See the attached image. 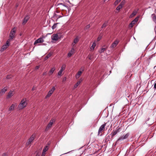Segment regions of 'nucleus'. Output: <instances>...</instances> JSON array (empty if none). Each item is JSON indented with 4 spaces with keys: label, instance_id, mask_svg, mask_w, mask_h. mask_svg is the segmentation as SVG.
I'll list each match as a JSON object with an SVG mask.
<instances>
[{
    "label": "nucleus",
    "instance_id": "1",
    "mask_svg": "<svg viewBox=\"0 0 156 156\" xmlns=\"http://www.w3.org/2000/svg\"><path fill=\"white\" fill-rule=\"evenodd\" d=\"M26 101L27 98H23L22 100L18 106V108L19 110L23 109L26 107L27 105Z\"/></svg>",
    "mask_w": 156,
    "mask_h": 156
},
{
    "label": "nucleus",
    "instance_id": "2",
    "mask_svg": "<svg viewBox=\"0 0 156 156\" xmlns=\"http://www.w3.org/2000/svg\"><path fill=\"white\" fill-rule=\"evenodd\" d=\"M55 122V120L54 119H51L49 122L47 126H46L45 129V131H47L48 130V129L51 128L53 124Z\"/></svg>",
    "mask_w": 156,
    "mask_h": 156
},
{
    "label": "nucleus",
    "instance_id": "3",
    "mask_svg": "<svg viewBox=\"0 0 156 156\" xmlns=\"http://www.w3.org/2000/svg\"><path fill=\"white\" fill-rule=\"evenodd\" d=\"M16 32L15 28H14L11 30L9 34L10 39L12 40L15 37Z\"/></svg>",
    "mask_w": 156,
    "mask_h": 156
},
{
    "label": "nucleus",
    "instance_id": "4",
    "mask_svg": "<svg viewBox=\"0 0 156 156\" xmlns=\"http://www.w3.org/2000/svg\"><path fill=\"white\" fill-rule=\"evenodd\" d=\"M10 41V39H9L6 42V44L3 45L0 50L2 52L4 50L6 49L9 45V42Z\"/></svg>",
    "mask_w": 156,
    "mask_h": 156
},
{
    "label": "nucleus",
    "instance_id": "5",
    "mask_svg": "<svg viewBox=\"0 0 156 156\" xmlns=\"http://www.w3.org/2000/svg\"><path fill=\"white\" fill-rule=\"evenodd\" d=\"M106 125V123H105L101 126L98 131V135H102V132L105 130V127Z\"/></svg>",
    "mask_w": 156,
    "mask_h": 156
},
{
    "label": "nucleus",
    "instance_id": "6",
    "mask_svg": "<svg viewBox=\"0 0 156 156\" xmlns=\"http://www.w3.org/2000/svg\"><path fill=\"white\" fill-rule=\"evenodd\" d=\"M129 136L128 133L126 134L125 135H123L121 137H120L118 140L117 141L122 140L124 139H127Z\"/></svg>",
    "mask_w": 156,
    "mask_h": 156
},
{
    "label": "nucleus",
    "instance_id": "7",
    "mask_svg": "<svg viewBox=\"0 0 156 156\" xmlns=\"http://www.w3.org/2000/svg\"><path fill=\"white\" fill-rule=\"evenodd\" d=\"M119 41L118 40H115L112 44L111 46H110V48L111 49H113L115 48L116 45L118 44Z\"/></svg>",
    "mask_w": 156,
    "mask_h": 156
},
{
    "label": "nucleus",
    "instance_id": "8",
    "mask_svg": "<svg viewBox=\"0 0 156 156\" xmlns=\"http://www.w3.org/2000/svg\"><path fill=\"white\" fill-rule=\"evenodd\" d=\"M8 89L7 87H5L4 88L2 89L0 91V95H2L4 94L5 92L7 91Z\"/></svg>",
    "mask_w": 156,
    "mask_h": 156
},
{
    "label": "nucleus",
    "instance_id": "9",
    "mask_svg": "<svg viewBox=\"0 0 156 156\" xmlns=\"http://www.w3.org/2000/svg\"><path fill=\"white\" fill-rule=\"evenodd\" d=\"M75 51V49L74 48H71L70 51H69L68 54V57H71L74 53Z\"/></svg>",
    "mask_w": 156,
    "mask_h": 156
},
{
    "label": "nucleus",
    "instance_id": "10",
    "mask_svg": "<svg viewBox=\"0 0 156 156\" xmlns=\"http://www.w3.org/2000/svg\"><path fill=\"white\" fill-rule=\"evenodd\" d=\"M44 41V40L42 38H40L35 41L34 44H35L38 43H41Z\"/></svg>",
    "mask_w": 156,
    "mask_h": 156
},
{
    "label": "nucleus",
    "instance_id": "11",
    "mask_svg": "<svg viewBox=\"0 0 156 156\" xmlns=\"http://www.w3.org/2000/svg\"><path fill=\"white\" fill-rule=\"evenodd\" d=\"M58 39V36L57 34H53L51 36V39L54 41H56Z\"/></svg>",
    "mask_w": 156,
    "mask_h": 156
},
{
    "label": "nucleus",
    "instance_id": "12",
    "mask_svg": "<svg viewBox=\"0 0 156 156\" xmlns=\"http://www.w3.org/2000/svg\"><path fill=\"white\" fill-rule=\"evenodd\" d=\"M35 137V135L34 134H33L31 137L29 139L28 141L30 143V144L33 141Z\"/></svg>",
    "mask_w": 156,
    "mask_h": 156
},
{
    "label": "nucleus",
    "instance_id": "13",
    "mask_svg": "<svg viewBox=\"0 0 156 156\" xmlns=\"http://www.w3.org/2000/svg\"><path fill=\"white\" fill-rule=\"evenodd\" d=\"M16 106V104H12V105L10 107L9 109V111H11L13 110H14Z\"/></svg>",
    "mask_w": 156,
    "mask_h": 156
},
{
    "label": "nucleus",
    "instance_id": "14",
    "mask_svg": "<svg viewBox=\"0 0 156 156\" xmlns=\"http://www.w3.org/2000/svg\"><path fill=\"white\" fill-rule=\"evenodd\" d=\"M83 69L82 70V71H79L78 73H77L76 74V79H78V78L81 75V74H82V73L83 72Z\"/></svg>",
    "mask_w": 156,
    "mask_h": 156
},
{
    "label": "nucleus",
    "instance_id": "15",
    "mask_svg": "<svg viewBox=\"0 0 156 156\" xmlns=\"http://www.w3.org/2000/svg\"><path fill=\"white\" fill-rule=\"evenodd\" d=\"M13 91H10L9 93H8V94L7 96V98H11L13 95Z\"/></svg>",
    "mask_w": 156,
    "mask_h": 156
},
{
    "label": "nucleus",
    "instance_id": "16",
    "mask_svg": "<svg viewBox=\"0 0 156 156\" xmlns=\"http://www.w3.org/2000/svg\"><path fill=\"white\" fill-rule=\"evenodd\" d=\"M104 48H102L101 49L99 50V52L100 53H101L105 51L107 48V47L106 46H103Z\"/></svg>",
    "mask_w": 156,
    "mask_h": 156
},
{
    "label": "nucleus",
    "instance_id": "17",
    "mask_svg": "<svg viewBox=\"0 0 156 156\" xmlns=\"http://www.w3.org/2000/svg\"><path fill=\"white\" fill-rule=\"evenodd\" d=\"M48 150V148L47 146H46L44 148V149L43 152L41 156H44L45 154V152L47 150Z\"/></svg>",
    "mask_w": 156,
    "mask_h": 156
},
{
    "label": "nucleus",
    "instance_id": "18",
    "mask_svg": "<svg viewBox=\"0 0 156 156\" xmlns=\"http://www.w3.org/2000/svg\"><path fill=\"white\" fill-rule=\"evenodd\" d=\"M55 67H54L51 68V70L49 71L48 73V74L49 76L51 75L54 72L55 70Z\"/></svg>",
    "mask_w": 156,
    "mask_h": 156
},
{
    "label": "nucleus",
    "instance_id": "19",
    "mask_svg": "<svg viewBox=\"0 0 156 156\" xmlns=\"http://www.w3.org/2000/svg\"><path fill=\"white\" fill-rule=\"evenodd\" d=\"M137 13V11L136 10H135L133 11V13L131 14V15L129 16L130 18H132L135 15H136Z\"/></svg>",
    "mask_w": 156,
    "mask_h": 156
},
{
    "label": "nucleus",
    "instance_id": "20",
    "mask_svg": "<svg viewBox=\"0 0 156 156\" xmlns=\"http://www.w3.org/2000/svg\"><path fill=\"white\" fill-rule=\"evenodd\" d=\"M119 128L117 129L116 130L114 131L113 133L111 134H112V137H113L117 133L119 132Z\"/></svg>",
    "mask_w": 156,
    "mask_h": 156
},
{
    "label": "nucleus",
    "instance_id": "21",
    "mask_svg": "<svg viewBox=\"0 0 156 156\" xmlns=\"http://www.w3.org/2000/svg\"><path fill=\"white\" fill-rule=\"evenodd\" d=\"M29 18V17L28 16H26L25 17L24 20L23 21V24H25L27 22Z\"/></svg>",
    "mask_w": 156,
    "mask_h": 156
},
{
    "label": "nucleus",
    "instance_id": "22",
    "mask_svg": "<svg viewBox=\"0 0 156 156\" xmlns=\"http://www.w3.org/2000/svg\"><path fill=\"white\" fill-rule=\"evenodd\" d=\"M63 5V6H65V7H66L67 8H68V6H66L65 5L63 4L62 3H58L56 4L55 5V6H56V7H58V8H60V6H59L60 5Z\"/></svg>",
    "mask_w": 156,
    "mask_h": 156
},
{
    "label": "nucleus",
    "instance_id": "23",
    "mask_svg": "<svg viewBox=\"0 0 156 156\" xmlns=\"http://www.w3.org/2000/svg\"><path fill=\"white\" fill-rule=\"evenodd\" d=\"M96 46V44L95 42H94L93 43L92 46L90 48V49L91 50H93Z\"/></svg>",
    "mask_w": 156,
    "mask_h": 156
},
{
    "label": "nucleus",
    "instance_id": "24",
    "mask_svg": "<svg viewBox=\"0 0 156 156\" xmlns=\"http://www.w3.org/2000/svg\"><path fill=\"white\" fill-rule=\"evenodd\" d=\"M79 41V39L78 37H77L75 38L73 41V42L74 44H76Z\"/></svg>",
    "mask_w": 156,
    "mask_h": 156
},
{
    "label": "nucleus",
    "instance_id": "25",
    "mask_svg": "<svg viewBox=\"0 0 156 156\" xmlns=\"http://www.w3.org/2000/svg\"><path fill=\"white\" fill-rule=\"evenodd\" d=\"M108 21H106L103 24L102 26L101 27L102 28H103V27H106L108 24Z\"/></svg>",
    "mask_w": 156,
    "mask_h": 156
},
{
    "label": "nucleus",
    "instance_id": "26",
    "mask_svg": "<svg viewBox=\"0 0 156 156\" xmlns=\"http://www.w3.org/2000/svg\"><path fill=\"white\" fill-rule=\"evenodd\" d=\"M52 93H53L50 90H49L48 93V94L46 96V98H47L49 97L51 95Z\"/></svg>",
    "mask_w": 156,
    "mask_h": 156
},
{
    "label": "nucleus",
    "instance_id": "27",
    "mask_svg": "<svg viewBox=\"0 0 156 156\" xmlns=\"http://www.w3.org/2000/svg\"><path fill=\"white\" fill-rule=\"evenodd\" d=\"M80 83H81L80 81H78L74 86V88H76L77 87V86L79 85V84Z\"/></svg>",
    "mask_w": 156,
    "mask_h": 156
},
{
    "label": "nucleus",
    "instance_id": "28",
    "mask_svg": "<svg viewBox=\"0 0 156 156\" xmlns=\"http://www.w3.org/2000/svg\"><path fill=\"white\" fill-rule=\"evenodd\" d=\"M135 23L133 20L129 24V27H132Z\"/></svg>",
    "mask_w": 156,
    "mask_h": 156
},
{
    "label": "nucleus",
    "instance_id": "29",
    "mask_svg": "<svg viewBox=\"0 0 156 156\" xmlns=\"http://www.w3.org/2000/svg\"><path fill=\"white\" fill-rule=\"evenodd\" d=\"M59 23H55L54 24V25H53V26H52V28L53 29H55L56 27H57V24H58Z\"/></svg>",
    "mask_w": 156,
    "mask_h": 156
},
{
    "label": "nucleus",
    "instance_id": "30",
    "mask_svg": "<svg viewBox=\"0 0 156 156\" xmlns=\"http://www.w3.org/2000/svg\"><path fill=\"white\" fill-rule=\"evenodd\" d=\"M51 55H52V54L51 53L48 54L45 57V59H46L48 58L49 57H50Z\"/></svg>",
    "mask_w": 156,
    "mask_h": 156
},
{
    "label": "nucleus",
    "instance_id": "31",
    "mask_svg": "<svg viewBox=\"0 0 156 156\" xmlns=\"http://www.w3.org/2000/svg\"><path fill=\"white\" fill-rule=\"evenodd\" d=\"M122 6H121V5H119L116 8V9L117 10H120L121 8H122Z\"/></svg>",
    "mask_w": 156,
    "mask_h": 156
},
{
    "label": "nucleus",
    "instance_id": "32",
    "mask_svg": "<svg viewBox=\"0 0 156 156\" xmlns=\"http://www.w3.org/2000/svg\"><path fill=\"white\" fill-rule=\"evenodd\" d=\"M125 0H123L120 3L119 5H121L122 7L123 6L125 3Z\"/></svg>",
    "mask_w": 156,
    "mask_h": 156
},
{
    "label": "nucleus",
    "instance_id": "33",
    "mask_svg": "<svg viewBox=\"0 0 156 156\" xmlns=\"http://www.w3.org/2000/svg\"><path fill=\"white\" fill-rule=\"evenodd\" d=\"M63 71H62V70H60L59 71L58 73V76H61L62 75V72Z\"/></svg>",
    "mask_w": 156,
    "mask_h": 156
},
{
    "label": "nucleus",
    "instance_id": "34",
    "mask_svg": "<svg viewBox=\"0 0 156 156\" xmlns=\"http://www.w3.org/2000/svg\"><path fill=\"white\" fill-rule=\"evenodd\" d=\"M66 67V65H63L61 67V70H62V71H63L65 69Z\"/></svg>",
    "mask_w": 156,
    "mask_h": 156
},
{
    "label": "nucleus",
    "instance_id": "35",
    "mask_svg": "<svg viewBox=\"0 0 156 156\" xmlns=\"http://www.w3.org/2000/svg\"><path fill=\"white\" fill-rule=\"evenodd\" d=\"M90 24H88L87 25L85 28V30H87L90 27Z\"/></svg>",
    "mask_w": 156,
    "mask_h": 156
},
{
    "label": "nucleus",
    "instance_id": "36",
    "mask_svg": "<svg viewBox=\"0 0 156 156\" xmlns=\"http://www.w3.org/2000/svg\"><path fill=\"white\" fill-rule=\"evenodd\" d=\"M31 144L28 141H27L26 143V146L27 147H30V144Z\"/></svg>",
    "mask_w": 156,
    "mask_h": 156
},
{
    "label": "nucleus",
    "instance_id": "37",
    "mask_svg": "<svg viewBox=\"0 0 156 156\" xmlns=\"http://www.w3.org/2000/svg\"><path fill=\"white\" fill-rule=\"evenodd\" d=\"M54 16L56 17V18H57V20H57L59 18H60L61 17V16H58L56 14H55V15H54Z\"/></svg>",
    "mask_w": 156,
    "mask_h": 156
},
{
    "label": "nucleus",
    "instance_id": "38",
    "mask_svg": "<svg viewBox=\"0 0 156 156\" xmlns=\"http://www.w3.org/2000/svg\"><path fill=\"white\" fill-rule=\"evenodd\" d=\"M138 20V17H136L133 21L135 23L137 22Z\"/></svg>",
    "mask_w": 156,
    "mask_h": 156
},
{
    "label": "nucleus",
    "instance_id": "39",
    "mask_svg": "<svg viewBox=\"0 0 156 156\" xmlns=\"http://www.w3.org/2000/svg\"><path fill=\"white\" fill-rule=\"evenodd\" d=\"M55 88L54 87H53L52 89L50 90L51 91L52 93L55 90Z\"/></svg>",
    "mask_w": 156,
    "mask_h": 156
},
{
    "label": "nucleus",
    "instance_id": "40",
    "mask_svg": "<svg viewBox=\"0 0 156 156\" xmlns=\"http://www.w3.org/2000/svg\"><path fill=\"white\" fill-rule=\"evenodd\" d=\"M101 37H98L97 38V41H99L101 40Z\"/></svg>",
    "mask_w": 156,
    "mask_h": 156
},
{
    "label": "nucleus",
    "instance_id": "41",
    "mask_svg": "<svg viewBox=\"0 0 156 156\" xmlns=\"http://www.w3.org/2000/svg\"><path fill=\"white\" fill-rule=\"evenodd\" d=\"M121 1V0H116L115 2L119 3Z\"/></svg>",
    "mask_w": 156,
    "mask_h": 156
},
{
    "label": "nucleus",
    "instance_id": "42",
    "mask_svg": "<svg viewBox=\"0 0 156 156\" xmlns=\"http://www.w3.org/2000/svg\"><path fill=\"white\" fill-rule=\"evenodd\" d=\"M39 68V66H36V67H35V69H38Z\"/></svg>",
    "mask_w": 156,
    "mask_h": 156
},
{
    "label": "nucleus",
    "instance_id": "43",
    "mask_svg": "<svg viewBox=\"0 0 156 156\" xmlns=\"http://www.w3.org/2000/svg\"><path fill=\"white\" fill-rule=\"evenodd\" d=\"M118 4V3L117 2H116L115 1V2H114V4L115 5H117V4Z\"/></svg>",
    "mask_w": 156,
    "mask_h": 156
},
{
    "label": "nucleus",
    "instance_id": "44",
    "mask_svg": "<svg viewBox=\"0 0 156 156\" xmlns=\"http://www.w3.org/2000/svg\"><path fill=\"white\" fill-rule=\"evenodd\" d=\"M154 88L155 89H156V82L154 83Z\"/></svg>",
    "mask_w": 156,
    "mask_h": 156
},
{
    "label": "nucleus",
    "instance_id": "45",
    "mask_svg": "<svg viewBox=\"0 0 156 156\" xmlns=\"http://www.w3.org/2000/svg\"><path fill=\"white\" fill-rule=\"evenodd\" d=\"M10 76H9V75L7 76L6 77V78L7 79H9L10 78Z\"/></svg>",
    "mask_w": 156,
    "mask_h": 156
},
{
    "label": "nucleus",
    "instance_id": "46",
    "mask_svg": "<svg viewBox=\"0 0 156 156\" xmlns=\"http://www.w3.org/2000/svg\"><path fill=\"white\" fill-rule=\"evenodd\" d=\"M88 58H89V59L90 60H91V57L90 56H89V55H88Z\"/></svg>",
    "mask_w": 156,
    "mask_h": 156
},
{
    "label": "nucleus",
    "instance_id": "47",
    "mask_svg": "<svg viewBox=\"0 0 156 156\" xmlns=\"http://www.w3.org/2000/svg\"><path fill=\"white\" fill-rule=\"evenodd\" d=\"M6 154L5 153H4L2 154V156H6Z\"/></svg>",
    "mask_w": 156,
    "mask_h": 156
},
{
    "label": "nucleus",
    "instance_id": "48",
    "mask_svg": "<svg viewBox=\"0 0 156 156\" xmlns=\"http://www.w3.org/2000/svg\"><path fill=\"white\" fill-rule=\"evenodd\" d=\"M40 154L39 153H37L36 156H40Z\"/></svg>",
    "mask_w": 156,
    "mask_h": 156
},
{
    "label": "nucleus",
    "instance_id": "49",
    "mask_svg": "<svg viewBox=\"0 0 156 156\" xmlns=\"http://www.w3.org/2000/svg\"><path fill=\"white\" fill-rule=\"evenodd\" d=\"M46 72H44L43 73V75H45L46 74Z\"/></svg>",
    "mask_w": 156,
    "mask_h": 156
},
{
    "label": "nucleus",
    "instance_id": "50",
    "mask_svg": "<svg viewBox=\"0 0 156 156\" xmlns=\"http://www.w3.org/2000/svg\"><path fill=\"white\" fill-rule=\"evenodd\" d=\"M35 88L34 87H33L32 89V90H35Z\"/></svg>",
    "mask_w": 156,
    "mask_h": 156
},
{
    "label": "nucleus",
    "instance_id": "51",
    "mask_svg": "<svg viewBox=\"0 0 156 156\" xmlns=\"http://www.w3.org/2000/svg\"><path fill=\"white\" fill-rule=\"evenodd\" d=\"M75 45V44H74V42H73V43L72 44V45H73V46H74V45Z\"/></svg>",
    "mask_w": 156,
    "mask_h": 156
},
{
    "label": "nucleus",
    "instance_id": "52",
    "mask_svg": "<svg viewBox=\"0 0 156 156\" xmlns=\"http://www.w3.org/2000/svg\"><path fill=\"white\" fill-rule=\"evenodd\" d=\"M154 69H156V66H155L154 67Z\"/></svg>",
    "mask_w": 156,
    "mask_h": 156
},
{
    "label": "nucleus",
    "instance_id": "53",
    "mask_svg": "<svg viewBox=\"0 0 156 156\" xmlns=\"http://www.w3.org/2000/svg\"><path fill=\"white\" fill-rule=\"evenodd\" d=\"M66 80V77H65V78H64V80Z\"/></svg>",
    "mask_w": 156,
    "mask_h": 156
}]
</instances>
